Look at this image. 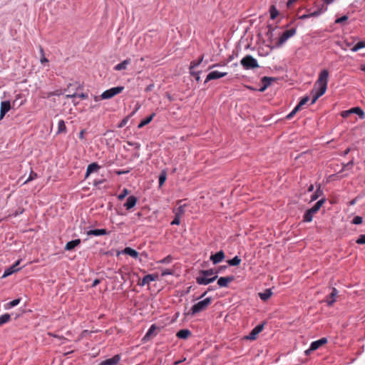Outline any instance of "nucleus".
Returning <instances> with one entry per match:
<instances>
[{
	"mask_svg": "<svg viewBox=\"0 0 365 365\" xmlns=\"http://www.w3.org/2000/svg\"><path fill=\"white\" fill-rule=\"evenodd\" d=\"M128 194V190L126 188H124L122 192L118 195V198L120 200H123L126 195Z\"/></svg>",
	"mask_w": 365,
	"mask_h": 365,
	"instance_id": "45",
	"label": "nucleus"
},
{
	"mask_svg": "<svg viewBox=\"0 0 365 365\" xmlns=\"http://www.w3.org/2000/svg\"><path fill=\"white\" fill-rule=\"evenodd\" d=\"M40 61H41V63L43 64V63H48V58H46V57L44 56V55H43V56H41V59H40Z\"/></svg>",
	"mask_w": 365,
	"mask_h": 365,
	"instance_id": "55",
	"label": "nucleus"
},
{
	"mask_svg": "<svg viewBox=\"0 0 365 365\" xmlns=\"http://www.w3.org/2000/svg\"><path fill=\"white\" fill-rule=\"evenodd\" d=\"M348 20V16L344 15L340 18H338L335 20V24H341Z\"/></svg>",
	"mask_w": 365,
	"mask_h": 365,
	"instance_id": "46",
	"label": "nucleus"
},
{
	"mask_svg": "<svg viewBox=\"0 0 365 365\" xmlns=\"http://www.w3.org/2000/svg\"><path fill=\"white\" fill-rule=\"evenodd\" d=\"M227 74V72H220L218 71H211L210 73H209L207 75L205 81V83H207L208 81H212V80H215V79H218L220 78H223V77L226 76Z\"/></svg>",
	"mask_w": 365,
	"mask_h": 365,
	"instance_id": "9",
	"label": "nucleus"
},
{
	"mask_svg": "<svg viewBox=\"0 0 365 365\" xmlns=\"http://www.w3.org/2000/svg\"><path fill=\"white\" fill-rule=\"evenodd\" d=\"M128 120V118H124V119H123V120L119 123V125H118V128H123V127H124V126L126 125V123H127Z\"/></svg>",
	"mask_w": 365,
	"mask_h": 365,
	"instance_id": "53",
	"label": "nucleus"
},
{
	"mask_svg": "<svg viewBox=\"0 0 365 365\" xmlns=\"http://www.w3.org/2000/svg\"><path fill=\"white\" fill-rule=\"evenodd\" d=\"M297 33V29L292 28L282 33L277 43V46H282L289 38L294 36Z\"/></svg>",
	"mask_w": 365,
	"mask_h": 365,
	"instance_id": "7",
	"label": "nucleus"
},
{
	"mask_svg": "<svg viewBox=\"0 0 365 365\" xmlns=\"http://www.w3.org/2000/svg\"><path fill=\"white\" fill-rule=\"evenodd\" d=\"M172 260V257L171 256L168 255L166 257L163 258V259H161L159 262L160 263H170Z\"/></svg>",
	"mask_w": 365,
	"mask_h": 365,
	"instance_id": "49",
	"label": "nucleus"
},
{
	"mask_svg": "<svg viewBox=\"0 0 365 365\" xmlns=\"http://www.w3.org/2000/svg\"><path fill=\"white\" fill-rule=\"evenodd\" d=\"M20 261L21 260H17L13 265L8 267L7 269H6L2 277L5 278V277L16 272L17 271H19L20 269V268L19 267Z\"/></svg>",
	"mask_w": 365,
	"mask_h": 365,
	"instance_id": "11",
	"label": "nucleus"
},
{
	"mask_svg": "<svg viewBox=\"0 0 365 365\" xmlns=\"http://www.w3.org/2000/svg\"><path fill=\"white\" fill-rule=\"evenodd\" d=\"M319 192H322L321 190H319V188L317 190V192L314 193L312 196V200H317V198L318 197L319 195L318 193Z\"/></svg>",
	"mask_w": 365,
	"mask_h": 365,
	"instance_id": "54",
	"label": "nucleus"
},
{
	"mask_svg": "<svg viewBox=\"0 0 365 365\" xmlns=\"http://www.w3.org/2000/svg\"><path fill=\"white\" fill-rule=\"evenodd\" d=\"M128 144L131 146H135L137 149H139L140 147V144L136 142L128 141Z\"/></svg>",
	"mask_w": 365,
	"mask_h": 365,
	"instance_id": "51",
	"label": "nucleus"
},
{
	"mask_svg": "<svg viewBox=\"0 0 365 365\" xmlns=\"http://www.w3.org/2000/svg\"><path fill=\"white\" fill-rule=\"evenodd\" d=\"M120 356L119 354H116L110 359L102 361L99 365H118L120 361Z\"/></svg>",
	"mask_w": 365,
	"mask_h": 365,
	"instance_id": "13",
	"label": "nucleus"
},
{
	"mask_svg": "<svg viewBox=\"0 0 365 365\" xmlns=\"http://www.w3.org/2000/svg\"><path fill=\"white\" fill-rule=\"evenodd\" d=\"M325 202V199H321L317 201L315 205L310 209L307 210L304 215V222H311L313 219V216L315 213H317L322 205Z\"/></svg>",
	"mask_w": 365,
	"mask_h": 365,
	"instance_id": "4",
	"label": "nucleus"
},
{
	"mask_svg": "<svg viewBox=\"0 0 365 365\" xmlns=\"http://www.w3.org/2000/svg\"><path fill=\"white\" fill-rule=\"evenodd\" d=\"M186 205H182L179 206L178 207L173 209V212L175 213V215L178 217H182L185 214V207Z\"/></svg>",
	"mask_w": 365,
	"mask_h": 365,
	"instance_id": "30",
	"label": "nucleus"
},
{
	"mask_svg": "<svg viewBox=\"0 0 365 365\" xmlns=\"http://www.w3.org/2000/svg\"><path fill=\"white\" fill-rule=\"evenodd\" d=\"M339 292L336 288H332L331 292L330 294L326 297L324 302L327 304L328 306L331 307L334 303L336 301V297H338Z\"/></svg>",
	"mask_w": 365,
	"mask_h": 365,
	"instance_id": "10",
	"label": "nucleus"
},
{
	"mask_svg": "<svg viewBox=\"0 0 365 365\" xmlns=\"http://www.w3.org/2000/svg\"><path fill=\"white\" fill-rule=\"evenodd\" d=\"M100 168V166L96 163H93L90 165H88L85 178H88L90 174L94 171L98 170Z\"/></svg>",
	"mask_w": 365,
	"mask_h": 365,
	"instance_id": "24",
	"label": "nucleus"
},
{
	"mask_svg": "<svg viewBox=\"0 0 365 365\" xmlns=\"http://www.w3.org/2000/svg\"><path fill=\"white\" fill-rule=\"evenodd\" d=\"M38 178V174L33 170L31 171L30 175L27 180L24 182V184H26Z\"/></svg>",
	"mask_w": 365,
	"mask_h": 365,
	"instance_id": "40",
	"label": "nucleus"
},
{
	"mask_svg": "<svg viewBox=\"0 0 365 365\" xmlns=\"http://www.w3.org/2000/svg\"><path fill=\"white\" fill-rule=\"evenodd\" d=\"M204 56H201L197 61H192L190 62V73L191 75H194L195 72L192 71V69L197 66H198L203 61Z\"/></svg>",
	"mask_w": 365,
	"mask_h": 365,
	"instance_id": "25",
	"label": "nucleus"
},
{
	"mask_svg": "<svg viewBox=\"0 0 365 365\" xmlns=\"http://www.w3.org/2000/svg\"><path fill=\"white\" fill-rule=\"evenodd\" d=\"M328 78H329V72L327 70H322L318 77L317 81L315 83V86H318L319 88L317 91L313 96L311 104L313 105L316 103L317 99L323 96L327 88L328 83Z\"/></svg>",
	"mask_w": 365,
	"mask_h": 365,
	"instance_id": "1",
	"label": "nucleus"
},
{
	"mask_svg": "<svg viewBox=\"0 0 365 365\" xmlns=\"http://www.w3.org/2000/svg\"><path fill=\"white\" fill-rule=\"evenodd\" d=\"M323 8H324V6H322L320 8H319L317 10H316L314 11L309 12L306 14L299 16V19H306L311 18V17L318 16L323 12Z\"/></svg>",
	"mask_w": 365,
	"mask_h": 365,
	"instance_id": "16",
	"label": "nucleus"
},
{
	"mask_svg": "<svg viewBox=\"0 0 365 365\" xmlns=\"http://www.w3.org/2000/svg\"><path fill=\"white\" fill-rule=\"evenodd\" d=\"M66 97L67 98H80L81 99H86L88 98V95L86 93L78 94L76 93H73V94H66Z\"/></svg>",
	"mask_w": 365,
	"mask_h": 365,
	"instance_id": "36",
	"label": "nucleus"
},
{
	"mask_svg": "<svg viewBox=\"0 0 365 365\" xmlns=\"http://www.w3.org/2000/svg\"><path fill=\"white\" fill-rule=\"evenodd\" d=\"M156 329L157 327L155 324L151 325V327L149 328L148 331L144 336L143 339L148 340L150 338H151L154 335V332Z\"/></svg>",
	"mask_w": 365,
	"mask_h": 365,
	"instance_id": "29",
	"label": "nucleus"
},
{
	"mask_svg": "<svg viewBox=\"0 0 365 365\" xmlns=\"http://www.w3.org/2000/svg\"><path fill=\"white\" fill-rule=\"evenodd\" d=\"M356 242L359 245L365 244V235H359V238L356 240Z\"/></svg>",
	"mask_w": 365,
	"mask_h": 365,
	"instance_id": "47",
	"label": "nucleus"
},
{
	"mask_svg": "<svg viewBox=\"0 0 365 365\" xmlns=\"http://www.w3.org/2000/svg\"><path fill=\"white\" fill-rule=\"evenodd\" d=\"M211 290H214V289H213V288H212L211 287H210L208 288L207 291H205V292H204V293L200 296V298L204 297L207 294V292H208V291H211Z\"/></svg>",
	"mask_w": 365,
	"mask_h": 365,
	"instance_id": "59",
	"label": "nucleus"
},
{
	"mask_svg": "<svg viewBox=\"0 0 365 365\" xmlns=\"http://www.w3.org/2000/svg\"><path fill=\"white\" fill-rule=\"evenodd\" d=\"M193 76H195V79L197 81H199L200 80V77L199 76V72H195Z\"/></svg>",
	"mask_w": 365,
	"mask_h": 365,
	"instance_id": "61",
	"label": "nucleus"
},
{
	"mask_svg": "<svg viewBox=\"0 0 365 365\" xmlns=\"http://www.w3.org/2000/svg\"><path fill=\"white\" fill-rule=\"evenodd\" d=\"M351 149L350 148H347L346 149L344 153H343V155H347L349 152H350Z\"/></svg>",
	"mask_w": 365,
	"mask_h": 365,
	"instance_id": "64",
	"label": "nucleus"
},
{
	"mask_svg": "<svg viewBox=\"0 0 365 365\" xmlns=\"http://www.w3.org/2000/svg\"><path fill=\"white\" fill-rule=\"evenodd\" d=\"M271 19H275L279 15V11L274 5H272L269 8Z\"/></svg>",
	"mask_w": 365,
	"mask_h": 365,
	"instance_id": "33",
	"label": "nucleus"
},
{
	"mask_svg": "<svg viewBox=\"0 0 365 365\" xmlns=\"http://www.w3.org/2000/svg\"><path fill=\"white\" fill-rule=\"evenodd\" d=\"M84 133H85V130H82L79 133V138H80V139H83V138H84Z\"/></svg>",
	"mask_w": 365,
	"mask_h": 365,
	"instance_id": "60",
	"label": "nucleus"
},
{
	"mask_svg": "<svg viewBox=\"0 0 365 365\" xmlns=\"http://www.w3.org/2000/svg\"><path fill=\"white\" fill-rule=\"evenodd\" d=\"M11 319V315L9 314H4L0 317V324L1 326L9 322Z\"/></svg>",
	"mask_w": 365,
	"mask_h": 365,
	"instance_id": "38",
	"label": "nucleus"
},
{
	"mask_svg": "<svg viewBox=\"0 0 365 365\" xmlns=\"http://www.w3.org/2000/svg\"><path fill=\"white\" fill-rule=\"evenodd\" d=\"M131 63L130 58H126L121 63L115 65L113 68L115 71H122L125 70L128 66Z\"/></svg>",
	"mask_w": 365,
	"mask_h": 365,
	"instance_id": "22",
	"label": "nucleus"
},
{
	"mask_svg": "<svg viewBox=\"0 0 365 365\" xmlns=\"http://www.w3.org/2000/svg\"><path fill=\"white\" fill-rule=\"evenodd\" d=\"M110 232H108L106 229H96V230H90L86 234L88 236L94 235V236H100V235H108Z\"/></svg>",
	"mask_w": 365,
	"mask_h": 365,
	"instance_id": "18",
	"label": "nucleus"
},
{
	"mask_svg": "<svg viewBox=\"0 0 365 365\" xmlns=\"http://www.w3.org/2000/svg\"><path fill=\"white\" fill-rule=\"evenodd\" d=\"M235 279L233 276L221 277L217 280V284L220 287H227L229 283Z\"/></svg>",
	"mask_w": 365,
	"mask_h": 365,
	"instance_id": "14",
	"label": "nucleus"
},
{
	"mask_svg": "<svg viewBox=\"0 0 365 365\" xmlns=\"http://www.w3.org/2000/svg\"><path fill=\"white\" fill-rule=\"evenodd\" d=\"M129 173V170H118L116 172V174L118 175H123V174H126V173Z\"/></svg>",
	"mask_w": 365,
	"mask_h": 365,
	"instance_id": "57",
	"label": "nucleus"
},
{
	"mask_svg": "<svg viewBox=\"0 0 365 365\" xmlns=\"http://www.w3.org/2000/svg\"><path fill=\"white\" fill-rule=\"evenodd\" d=\"M351 109L348 110H345V111H343L341 113V116L343 118H347L350 114H351Z\"/></svg>",
	"mask_w": 365,
	"mask_h": 365,
	"instance_id": "52",
	"label": "nucleus"
},
{
	"mask_svg": "<svg viewBox=\"0 0 365 365\" xmlns=\"http://www.w3.org/2000/svg\"><path fill=\"white\" fill-rule=\"evenodd\" d=\"M212 303L210 297L205 298V299L195 304L190 309L189 313L191 315H195L197 313L206 310Z\"/></svg>",
	"mask_w": 365,
	"mask_h": 365,
	"instance_id": "3",
	"label": "nucleus"
},
{
	"mask_svg": "<svg viewBox=\"0 0 365 365\" xmlns=\"http://www.w3.org/2000/svg\"><path fill=\"white\" fill-rule=\"evenodd\" d=\"M123 90V86H117L111 88L103 92V93L101 95V98L102 99H110L114 97L115 96L120 93Z\"/></svg>",
	"mask_w": 365,
	"mask_h": 365,
	"instance_id": "6",
	"label": "nucleus"
},
{
	"mask_svg": "<svg viewBox=\"0 0 365 365\" xmlns=\"http://www.w3.org/2000/svg\"><path fill=\"white\" fill-rule=\"evenodd\" d=\"M299 110V107L296 106L293 110L287 115L286 118L288 120L291 119Z\"/></svg>",
	"mask_w": 365,
	"mask_h": 365,
	"instance_id": "43",
	"label": "nucleus"
},
{
	"mask_svg": "<svg viewBox=\"0 0 365 365\" xmlns=\"http://www.w3.org/2000/svg\"><path fill=\"white\" fill-rule=\"evenodd\" d=\"M123 253L128 255L133 258H138V252L136 250H135L133 248L129 247H125L124 249Z\"/></svg>",
	"mask_w": 365,
	"mask_h": 365,
	"instance_id": "28",
	"label": "nucleus"
},
{
	"mask_svg": "<svg viewBox=\"0 0 365 365\" xmlns=\"http://www.w3.org/2000/svg\"><path fill=\"white\" fill-rule=\"evenodd\" d=\"M273 81L274 78H272L264 76L262 78V83H263V86L259 89V91L260 92H264Z\"/></svg>",
	"mask_w": 365,
	"mask_h": 365,
	"instance_id": "23",
	"label": "nucleus"
},
{
	"mask_svg": "<svg viewBox=\"0 0 365 365\" xmlns=\"http://www.w3.org/2000/svg\"><path fill=\"white\" fill-rule=\"evenodd\" d=\"M66 126L63 120H60L58 123V133H66Z\"/></svg>",
	"mask_w": 365,
	"mask_h": 365,
	"instance_id": "35",
	"label": "nucleus"
},
{
	"mask_svg": "<svg viewBox=\"0 0 365 365\" xmlns=\"http://www.w3.org/2000/svg\"><path fill=\"white\" fill-rule=\"evenodd\" d=\"M155 115V114L154 113H153L150 116L147 117L146 118L143 119L138 125V128H142L143 127H144L145 125H148V123H150L152 120L153 119L154 116Z\"/></svg>",
	"mask_w": 365,
	"mask_h": 365,
	"instance_id": "27",
	"label": "nucleus"
},
{
	"mask_svg": "<svg viewBox=\"0 0 365 365\" xmlns=\"http://www.w3.org/2000/svg\"><path fill=\"white\" fill-rule=\"evenodd\" d=\"M80 244H81L80 239H76V240L68 242L65 246V250L71 251V250H74Z\"/></svg>",
	"mask_w": 365,
	"mask_h": 365,
	"instance_id": "21",
	"label": "nucleus"
},
{
	"mask_svg": "<svg viewBox=\"0 0 365 365\" xmlns=\"http://www.w3.org/2000/svg\"><path fill=\"white\" fill-rule=\"evenodd\" d=\"M39 51H40V53L41 56H43L44 55V51H43V48L41 46H39Z\"/></svg>",
	"mask_w": 365,
	"mask_h": 365,
	"instance_id": "63",
	"label": "nucleus"
},
{
	"mask_svg": "<svg viewBox=\"0 0 365 365\" xmlns=\"http://www.w3.org/2000/svg\"><path fill=\"white\" fill-rule=\"evenodd\" d=\"M344 44H345V46H346V47H351V46H352V43H350V42H349V41H344Z\"/></svg>",
	"mask_w": 365,
	"mask_h": 365,
	"instance_id": "62",
	"label": "nucleus"
},
{
	"mask_svg": "<svg viewBox=\"0 0 365 365\" xmlns=\"http://www.w3.org/2000/svg\"><path fill=\"white\" fill-rule=\"evenodd\" d=\"M309 98L308 96L303 97L297 104V107H299L300 109L302 106L305 105L309 101Z\"/></svg>",
	"mask_w": 365,
	"mask_h": 365,
	"instance_id": "42",
	"label": "nucleus"
},
{
	"mask_svg": "<svg viewBox=\"0 0 365 365\" xmlns=\"http://www.w3.org/2000/svg\"><path fill=\"white\" fill-rule=\"evenodd\" d=\"M137 201L138 200L136 197L133 195L129 196L127 199L126 202L124 204V206L127 210H130L131 208L135 206Z\"/></svg>",
	"mask_w": 365,
	"mask_h": 365,
	"instance_id": "20",
	"label": "nucleus"
},
{
	"mask_svg": "<svg viewBox=\"0 0 365 365\" xmlns=\"http://www.w3.org/2000/svg\"><path fill=\"white\" fill-rule=\"evenodd\" d=\"M327 343V339L326 338H321L319 340L313 341L311 344L309 349H307V351H305V354L307 355H308L311 351L317 350L320 346H322V345H324V344H325Z\"/></svg>",
	"mask_w": 365,
	"mask_h": 365,
	"instance_id": "8",
	"label": "nucleus"
},
{
	"mask_svg": "<svg viewBox=\"0 0 365 365\" xmlns=\"http://www.w3.org/2000/svg\"><path fill=\"white\" fill-rule=\"evenodd\" d=\"M180 218H181L180 217L175 215V218L171 222V225H180Z\"/></svg>",
	"mask_w": 365,
	"mask_h": 365,
	"instance_id": "48",
	"label": "nucleus"
},
{
	"mask_svg": "<svg viewBox=\"0 0 365 365\" xmlns=\"http://www.w3.org/2000/svg\"><path fill=\"white\" fill-rule=\"evenodd\" d=\"M362 222H363V219L360 216L354 217L353 220H352V223L354 224V225H360V224L362 223Z\"/></svg>",
	"mask_w": 365,
	"mask_h": 365,
	"instance_id": "44",
	"label": "nucleus"
},
{
	"mask_svg": "<svg viewBox=\"0 0 365 365\" xmlns=\"http://www.w3.org/2000/svg\"><path fill=\"white\" fill-rule=\"evenodd\" d=\"M191 335V331L188 329H180L176 334L179 339H186Z\"/></svg>",
	"mask_w": 365,
	"mask_h": 365,
	"instance_id": "26",
	"label": "nucleus"
},
{
	"mask_svg": "<svg viewBox=\"0 0 365 365\" xmlns=\"http://www.w3.org/2000/svg\"><path fill=\"white\" fill-rule=\"evenodd\" d=\"M168 274H172V272L170 269H165V270L163 271V272H162L163 276H165V275H168Z\"/></svg>",
	"mask_w": 365,
	"mask_h": 365,
	"instance_id": "56",
	"label": "nucleus"
},
{
	"mask_svg": "<svg viewBox=\"0 0 365 365\" xmlns=\"http://www.w3.org/2000/svg\"><path fill=\"white\" fill-rule=\"evenodd\" d=\"M218 271L213 269H209L207 270H201L200 274L196 278V282L198 284L207 285L214 282L217 278Z\"/></svg>",
	"mask_w": 365,
	"mask_h": 365,
	"instance_id": "2",
	"label": "nucleus"
},
{
	"mask_svg": "<svg viewBox=\"0 0 365 365\" xmlns=\"http://www.w3.org/2000/svg\"><path fill=\"white\" fill-rule=\"evenodd\" d=\"M263 324H259L256 326L246 338L250 340L256 339L257 336L263 330Z\"/></svg>",
	"mask_w": 365,
	"mask_h": 365,
	"instance_id": "12",
	"label": "nucleus"
},
{
	"mask_svg": "<svg viewBox=\"0 0 365 365\" xmlns=\"http://www.w3.org/2000/svg\"><path fill=\"white\" fill-rule=\"evenodd\" d=\"M20 301H21V299H16L9 303L6 304V309H10L11 307H14L16 305H18L19 303H20Z\"/></svg>",
	"mask_w": 365,
	"mask_h": 365,
	"instance_id": "41",
	"label": "nucleus"
},
{
	"mask_svg": "<svg viewBox=\"0 0 365 365\" xmlns=\"http://www.w3.org/2000/svg\"><path fill=\"white\" fill-rule=\"evenodd\" d=\"M365 48V41H359L354 46L351 48L352 52H356L361 48Z\"/></svg>",
	"mask_w": 365,
	"mask_h": 365,
	"instance_id": "32",
	"label": "nucleus"
},
{
	"mask_svg": "<svg viewBox=\"0 0 365 365\" xmlns=\"http://www.w3.org/2000/svg\"><path fill=\"white\" fill-rule=\"evenodd\" d=\"M241 262V259L239 258L237 256H235L234 258L230 259L227 261V263L230 266H237L239 265Z\"/></svg>",
	"mask_w": 365,
	"mask_h": 365,
	"instance_id": "39",
	"label": "nucleus"
},
{
	"mask_svg": "<svg viewBox=\"0 0 365 365\" xmlns=\"http://www.w3.org/2000/svg\"><path fill=\"white\" fill-rule=\"evenodd\" d=\"M240 63L245 69H255L259 68L257 61L251 55L245 56L241 61Z\"/></svg>",
	"mask_w": 365,
	"mask_h": 365,
	"instance_id": "5",
	"label": "nucleus"
},
{
	"mask_svg": "<svg viewBox=\"0 0 365 365\" xmlns=\"http://www.w3.org/2000/svg\"><path fill=\"white\" fill-rule=\"evenodd\" d=\"M100 283V280L98 279H96L92 284V287H95Z\"/></svg>",
	"mask_w": 365,
	"mask_h": 365,
	"instance_id": "58",
	"label": "nucleus"
},
{
	"mask_svg": "<svg viewBox=\"0 0 365 365\" xmlns=\"http://www.w3.org/2000/svg\"><path fill=\"white\" fill-rule=\"evenodd\" d=\"M158 276L155 274H147L142 279L141 282H139L138 284L143 287L145 284H150L151 282L155 281Z\"/></svg>",
	"mask_w": 365,
	"mask_h": 365,
	"instance_id": "19",
	"label": "nucleus"
},
{
	"mask_svg": "<svg viewBox=\"0 0 365 365\" xmlns=\"http://www.w3.org/2000/svg\"><path fill=\"white\" fill-rule=\"evenodd\" d=\"M351 111L352 113L357 114L360 118H364L365 116L364 112L359 107L352 108H351Z\"/></svg>",
	"mask_w": 365,
	"mask_h": 365,
	"instance_id": "34",
	"label": "nucleus"
},
{
	"mask_svg": "<svg viewBox=\"0 0 365 365\" xmlns=\"http://www.w3.org/2000/svg\"><path fill=\"white\" fill-rule=\"evenodd\" d=\"M167 178V173L165 170H163L159 176V187H162Z\"/></svg>",
	"mask_w": 365,
	"mask_h": 365,
	"instance_id": "37",
	"label": "nucleus"
},
{
	"mask_svg": "<svg viewBox=\"0 0 365 365\" xmlns=\"http://www.w3.org/2000/svg\"><path fill=\"white\" fill-rule=\"evenodd\" d=\"M272 295V292L271 289H268L264 290V292L259 293V296L260 299L263 301L267 300Z\"/></svg>",
	"mask_w": 365,
	"mask_h": 365,
	"instance_id": "31",
	"label": "nucleus"
},
{
	"mask_svg": "<svg viewBox=\"0 0 365 365\" xmlns=\"http://www.w3.org/2000/svg\"><path fill=\"white\" fill-rule=\"evenodd\" d=\"M354 160H351L349 163L344 165V168L351 169L354 166Z\"/></svg>",
	"mask_w": 365,
	"mask_h": 365,
	"instance_id": "50",
	"label": "nucleus"
},
{
	"mask_svg": "<svg viewBox=\"0 0 365 365\" xmlns=\"http://www.w3.org/2000/svg\"><path fill=\"white\" fill-rule=\"evenodd\" d=\"M11 109V103L9 101H2L1 103V109H0V119H2L6 113L9 111Z\"/></svg>",
	"mask_w": 365,
	"mask_h": 365,
	"instance_id": "15",
	"label": "nucleus"
},
{
	"mask_svg": "<svg viewBox=\"0 0 365 365\" xmlns=\"http://www.w3.org/2000/svg\"><path fill=\"white\" fill-rule=\"evenodd\" d=\"M224 258L225 253L222 250L210 256V260L213 262V264H217L222 262L224 259Z\"/></svg>",
	"mask_w": 365,
	"mask_h": 365,
	"instance_id": "17",
	"label": "nucleus"
}]
</instances>
